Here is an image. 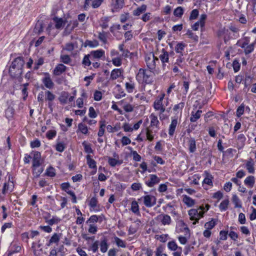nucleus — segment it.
<instances>
[{
  "label": "nucleus",
  "mask_w": 256,
  "mask_h": 256,
  "mask_svg": "<svg viewBox=\"0 0 256 256\" xmlns=\"http://www.w3.org/2000/svg\"><path fill=\"white\" fill-rule=\"evenodd\" d=\"M150 124L146 129V140L150 142L152 141L158 131L160 129V122L158 116L154 113L150 115Z\"/></svg>",
  "instance_id": "nucleus-1"
},
{
  "label": "nucleus",
  "mask_w": 256,
  "mask_h": 256,
  "mask_svg": "<svg viewBox=\"0 0 256 256\" xmlns=\"http://www.w3.org/2000/svg\"><path fill=\"white\" fill-rule=\"evenodd\" d=\"M164 94L158 95L153 104L154 108L156 111H159V118L160 120L165 118L164 112L166 110V106L168 104V98L164 99Z\"/></svg>",
  "instance_id": "nucleus-2"
},
{
  "label": "nucleus",
  "mask_w": 256,
  "mask_h": 256,
  "mask_svg": "<svg viewBox=\"0 0 256 256\" xmlns=\"http://www.w3.org/2000/svg\"><path fill=\"white\" fill-rule=\"evenodd\" d=\"M105 58V52L102 49L91 51L89 54L85 55L82 60V64L84 66H88L92 62L98 61L100 59Z\"/></svg>",
  "instance_id": "nucleus-3"
},
{
  "label": "nucleus",
  "mask_w": 256,
  "mask_h": 256,
  "mask_svg": "<svg viewBox=\"0 0 256 256\" xmlns=\"http://www.w3.org/2000/svg\"><path fill=\"white\" fill-rule=\"evenodd\" d=\"M250 43V38L245 36L243 38L238 40L237 45L244 50L245 54L247 55L252 53L254 49L256 44V38L252 44Z\"/></svg>",
  "instance_id": "nucleus-4"
},
{
  "label": "nucleus",
  "mask_w": 256,
  "mask_h": 256,
  "mask_svg": "<svg viewBox=\"0 0 256 256\" xmlns=\"http://www.w3.org/2000/svg\"><path fill=\"white\" fill-rule=\"evenodd\" d=\"M152 70L140 68L136 76V79L139 82H144L146 84L152 82Z\"/></svg>",
  "instance_id": "nucleus-5"
},
{
  "label": "nucleus",
  "mask_w": 256,
  "mask_h": 256,
  "mask_svg": "<svg viewBox=\"0 0 256 256\" xmlns=\"http://www.w3.org/2000/svg\"><path fill=\"white\" fill-rule=\"evenodd\" d=\"M188 214L190 219L195 220L193 224H196L200 218L204 216V212L203 206H201L197 209L192 208L189 210Z\"/></svg>",
  "instance_id": "nucleus-6"
},
{
  "label": "nucleus",
  "mask_w": 256,
  "mask_h": 256,
  "mask_svg": "<svg viewBox=\"0 0 256 256\" xmlns=\"http://www.w3.org/2000/svg\"><path fill=\"white\" fill-rule=\"evenodd\" d=\"M44 76L42 79V84L46 88L49 90L52 89L54 84L50 78V74L48 72H44Z\"/></svg>",
  "instance_id": "nucleus-7"
},
{
  "label": "nucleus",
  "mask_w": 256,
  "mask_h": 256,
  "mask_svg": "<svg viewBox=\"0 0 256 256\" xmlns=\"http://www.w3.org/2000/svg\"><path fill=\"white\" fill-rule=\"evenodd\" d=\"M156 61L158 62L159 60L158 58L156 57L154 54H150L146 58V66L149 70H154L156 68Z\"/></svg>",
  "instance_id": "nucleus-8"
},
{
  "label": "nucleus",
  "mask_w": 256,
  "mask_h": 256,
  "mask_svg": "<svg viewBox=\"0 0 256 256\" xmlns=\"http://www.w3.org/2000/svg\"><path fill=\"white\" fill-rule=\"evenodd\" d=\"M160 178L156 174H150L148 178L146 180V184L150 187H153L154 185L160 182Z\"/></svg>",
  "instance_id": "nucleus-9"
},
{
  "label": "nucleus",
  "mask_w": 256,
  "mask_h": 256,
  "mask_svg": "<svg viewBox=\"0 0 256 256\" xmlns=\"http://www.w3.org/2000/svg\"><path fill=\"white\" fill-rule=\"evenodd\" d=\"M144 200V204L148 208H151L156 204V198L154 196L146 195L142 198Z\"/></svg>",
  "instance_id": "nucleus-10"
},
{
  "label": "nucleus",
  "mask_w": 256,
  "mask_h": 256,
  "mask_svg": "<svg viewBox=\"0 0 256 256\" xmlns=\"http://www.w3.org/2000/svg\"><path fill=\"white\" fill-rule=\"evenodd\" d=\"M14 188V184L9 178L8 182L4 184L2 188V194L5 195L6 194L10 193L12 192Z\"/></svg>",
  "instance_id": "nucleus-11"
},
{
  "label": "nucleus",
  "mask_w": 256,
  "mask_h": 256,
  "mask_svg": "<svg viewBox=\"0 0 256 256\" xmlns=\"http://www.w3.org/2000/svg\"><path fill=\"white\" fill-rule=\"evenodd\" d=\"M171 122L168 128V134L172 136L175 132L176 128L178 124V116H172L171 118Z\"/></svg>",
  "instance_id": "nucleus-12"
},
{
  "label": "nucleus",
  "mask_w": 256,
  "mask_h": 256,
  "mask_svg": "<svg viewBox=\"0 0 256 256\" xmlns=\"http://www.w3.org/2000/svg\"><path fill=\"white\" fill-rule=\"evenodd\" d=\"M159 58L162 63V66L164 70H165L166 66V63L169 62V54L164 48L162 49V53L159 56Z\"/></svg>",
  "instance_id": "nucleus-13"
},
{
  "label": "nucleus",
  "mask_w": 256,
  "mask_h": 256,
  "mask_svg": "<svg viewBox=\"0 0 256 256\" xmlns=\"http://www.w3.org/2000/svg\"><path fill=\"white\" fill-rule=\"evenodd\" d=\"M42 244L41 243L40 240H39L37 242H33L32 243V248L35 256H38L40 254L42 251Z\"/></svg>",
  "instance_id": "nucleus-14"
},
{
  "label": "nucleus",
  "mask_w": 256,
  "mask_h": 256,
  "mask_svg": "<svg viewBox=\"0 0 256 256\" xmlns=\"http://www.w3.org/2000/svg\"><path fill=\"white\" fill-rule=\"evenodd\" d=\"M52 20L54 23V28L59 30H62L66 23V21L62 18L58 16L54 17Z\"/></svg>",
  "instance_id": "nucleus-15"
},
{
  "label": "nucleus",
  "mask_w": 256,
  "mask_h": 256,
  "mask_svg": "<svg viewBox=\"0 0 256 256\" xmlns=\"http://www.w3.org/2000/svg\"><path fill=\"white\" fill-rule=\"evenodd\" d=\"M78 25V22L76 20H70L65 28L64 32L66 34H69Z\"/></svg>",
  "instance_id": "nucleus-16"
},
{
  "label": "nucleus",
  "mask_w": 256,
  "mask_h": 256,
  "mask_svg": "<svg viewBox=\"0 0 256 256\" xmlns=\"http://www.w3.org/2000/svg\"><path fill=\"white\" fill-rule=\"evenodd\" d=\"M204 178L202 182V184H206L210 186H213V176L208 171L206 170L204 172Z\"/></svg>",
  "instance_id": "nucleus-17"
},
{
  "label": "nucleus",
  "mask_w": 256,
  "mask_h": 256,
  "mask_svg": "<svg viewBox=\"0 0 256 256\" xmlns=\"http://www.w3.org/2000/svg\"><path fill=\"white\" fill-rule=\"evenodd\" d=\"M244 184L248 188H252L256 183V178L254 176L250 175L248 176L244 180Z\"/></svg>",
  "instance_id": "nucleus-18"
},
{
  "label": "nucleus",
  "mask_w": 256,
  "mask_h": 256,
  "mask_svg": "<svg viewBox=\"0 0 256 256\" xmlns=\"http://www.w3.org/2000/svg\"><path fill=\"white\" fill-rule=\"evenodd\" d=\"M14 69L12 68V65L9 69V73L10 76L12 78H16L20 76L22 73V68H14Z\"/></svg>",
  "instance_id": "nucleus-19"
},
{
  "label": "nucleus",
  "mask_w": 256,
  "mask_h": 256,
  "mask_svg": "<svg viewBox=\"0 0 256 256\" xmlns=\"http://www.w3.org/2000/svg\"><path fill=\"white\" fill-rule=\"evenodd\" d=\"M24 62L23 60L22 57H18L16 58L12 64V68L14 69L13 68L17 67V68H22L24 67Z\"/></svg>",
  "instance_id": "nucleus-20"
},
{
  "label": "nucleus",
  "mask_w": 256,
  "mask_h": 256,
  "mask_svg": "<svg viewBox=\"0 0 256 256\" xmlns=\"http://www.w3.org/2000/svg\"><path fill=\"white\" fill-rule=\"evenodd\" d=\"M40 153L38 152H35L32 158V167H38V166H40L42 164V162H40Z\"/></svg>",
  "instance_id": "nucleus-21"
},
{
  "label": "nucleus",
  "mask_w": 256,
  "mask_h": 256,
  "mask_svg": "<svg viewBox=\"0 0 256 256\" xmlns=\"http://www.w3.org/2000/svg\"><path fill=\"white\" fill-rule=\"evenodd\" d=\"M246 138L244 134H240L236 138V144L238 149L242 148L244 144Z\"/></svg>",
  "instance_id": "nucleus-22"
},
{
  "label": "nucleus",
  "mask_w": 256,
  "mask_h": 256,
  "mask_svg": "<svg viewBox=\"0 0 256 256\" xmlns=\"http://www.w3.org/2000/svg\"><path fill=\"white\" fill-rule=\"evenodd\" d=\"M188 146L189 152L194 153L196 151V142L194 138H190L188 142Z\"/></svg>",
  "instance_id": "nucleus-23"
},
{
  "label": "nucleus",
  "mask_w": 256,
  "mask_h": 256,
  "mask_svg": "<svg viewBox=\"0 0 256 256\" xmlns=\"http://www.w3.org/2000/svg\"><path fill=\"white\" fill-rule=\"evenodd\" d=\"M66 67L63 64H58L53 70V74L55 76H60L66 70Z\"/></svg>",
  "instance_id": "nucleus-24"
},
{
  "label": "nucleus",
  "mask_w": 256,
  "mask_h": 256,
  "mask_svg": "<svg viewBox=\"0 0 256 256\" xmlns=\"http://www.w3.org/2000/svg\"><path fill=\"white\" fill-rule=\"evenodd\" d=\"M146 8L147 6L146 4H142L140 6L134 10L132 12V14L134 16H140L146 11Z\"/></svg>",
  "instance_id": "nucleus-25"
},
{
  "label": "nucleus",
  "mask_w": 256,
  "mask_h": 256,
  "mask_svg": "<svg viewBox=\"0 0 256 256\" xmlns=\"http://www.w3.org/2000/svg\"><path fill=\"white\" fill-rule=\"evenodd\" d=\"M100 246L101 252L103 253L106 252L108 248V240L106 237H104L101 239Z\"/></svg>",
  "instance_id": "nucleus-26"
},
{
  "label": "nucleus",
  "mask_w": 256,
  "mask_h": 256,
  "mask_svg": "<svg viewBox=\"0 0 256 256\" xmlns=\"http://www.w3.org/2000/svg\"><path fill=\"white\" fill-rule=\"evenodd\" d=\"M186 46V44L182 42H178L175 46L174 50L179 55L184 56L183 52Z\"/></svg>",
  "instance_id": "nucleus-27"
},
{
  "label": "nucleus",
  "mask_w": 256,
  "mask_h": 256,
  "mask_svg": "<svg viewBox=\"0 0 256 256\" xmlns=\"http://www.w3.org/2000/svg\"><path fill=\"white\" fill-rule=\"evenodd\" d=\"M130 210L138 216H140V212L138 202L133 200L131 203Z\"/></svg>",
  "instance_id": "nucleus-28"
},
{
  "label": "nucleus",
  "mask_w": 256,
  "mask_h": 256,
  "mask_svg": "<svg viewBox=\"0 0 256 256\" xmlns=\"http://www.w3.org/2000/svg\"><path fill=\"white\" fill-rule=\"evenodd\" d=\"M69 94L66 91H62L58 98V100L61 104H65L68 103Z\"/></svg>",
  "instance_id": "nucleus-29"
},
{
  "label": "nucleus",
  "mask_w": 256,
  "mask_h": 256,
  "mask_svg": "<svg viewBox=\"0 0 256 256\" xmlns=\"http://www.w3.org/2000/svg\"><path fill=\"white\" fill-rule=\"evenodd\" d=\"M202 114V110H198L196 112L192 110L190 114V121L192 122H196L200 118Z\"/></svg>",
  "instance_id": "nucleus-30"
},
{
  "label": "nucleus",
  "mask_w": 256,
  "mask_h": 256,
  "mask_svg": "<svg viewBox=\"0 0 256 256\" xmlns=\"http://www.w3.org/2000/svg\"><path fill=\"white\" fill-rule=\"evenodd\" d=\"M122 72V70L120 68L114 69L110 74V79L112 80H115L120 78Z\"/></svg>",
  "instance_id": "nucleus-31"
},
{
  "label": "nucleus",
  "mask_w": 256,
  "mask_h": 256,
  "mask_svg": "<svg viewBox=\"0 0 256 256\" xmlns=\"http://www.w3.org/2000/svg\"><path fill=\"white\" fill-rule=\"evenodd\" d=\"M102 217L100 216H98L97 215L94 214L90 216V218L86 221V224H91V223H95L97 222L100 220V222L102 221Z\"/></svg>",
  "instance_id": "nucleus-32"
},
{
  "label": "nucleus",
  "mask_w": 256,
  "mask_h": 256,
  "mask_svg": "<svg viewBox=\"0 0 256 256\" xmlns=\"http://www.w3.org/2000/svg\"><path fill=\"white\" fill-rule=\"evenodd\" d=\"M183 202L188 206H192L195 204V200L186 195L183 196Z\"/></svg>",
  "instance_id": "nucleus-33"
},
{
  "label": "nucleus",
  "mask_w": 256,
  "mask_h": 256,
  "mask_svg": "<svg viewBox=\"0 0 256 256\" xmlns=\"http://www.w3.org/2000/svg\"><path fill=\"white\" fill-rule=\"evenodd\" d=\"M254 76H250V74L246 73L245 75V78L244 80V88L248 87L250 85L253 80Z\"/></svg>",
  "instance_id": "nucleus-34"
},
{
  "label": "nucleus",
  "mask_w": 256,
  "mask_h": 256,
  "mask_svg": "<svg viewBox=\"0 0 256 256\" xmlns=\"http://www.w3.org/2000/svg\"><path fill=\"white\" fill-rule=\"evenodd\" d=\"M32 174L35 178H38L44 171V168L41 166L32 167Z\"/></svg>",
  "instance_id": "nucleus-35"
},
{
  "label": "nucleus",
  "mask_w": 256,
  "mask_h": 256,
  "mask_svg": "<svg viewBox=\"0 0 256 256\" xmlns=\"http://www.w3.org/2000/svg\"><path fill=\"white\" fill-rule=\"evenodd\" d=\"M246 168L250 174L254 173V164L252 160L246 162Z\"/></svg>",
  "instance_id": "nucleus-36"
},
{
  "label": "nucleus",
  "mask_w": 256,
  "mask_h": 256,
  "mask_svg": "<svg viewBox=\"0 0 256 256\" xmlns=\"http://www.w3.org/2000/svg\"><path fill=\"white\" fill-rule=\"evenodd\" d=\"M99 45V43L98 40H86L84 44L85 47L88 46L90 48H96Z\"/></svg>",
  "instance_id": "nucleus-37"
},
{
  "label": "nucleus",
  "mask_w": 256,
  "mask_h": 256,
  "mask_svg": "<svg viewBox=\"0 0 256 256\" xmlns=\"http://www.w3.org/2000/svg\"><path fill=\"white\" fill-rule=\"evenodd\" d=\"M61 234L54 233L50 239V243L58 244L60 238Z\"/></svg>",
  "instance_id": "nucleus-38"
},
{
  "label": "nucleus",
  "mask_w": 256,
  "mask_h": 256,
  "mask_svg": "<svg viewBox=\"0 0 256 256\" xmlns=\"http://www.w3.org/2000/svg\"><path fill=\"white\" fill-rule=\"evenodd\" d=\"M87 164L88 166L92 168H96V161L91 158L90 156L88 155L86 156Z\"/></svg>",
  "instance_id": "nucleus-39"
},
{
  "label": "nucleus",
  "mask_w": 256,
  "mask_h": 256,
  "mask_svg": "<svg viewBox=\"0 0 256 256\" xmlns=\"http://www.w3.org/2000/svg\"><path fill=\"white\" fill-rule=\"evenodd\" d=\"M114 242L118 247L122 248H126V244L124 241L117 236H114Z\"/></svg>",
  "instance_id": "nucleus-40"
},
{
  "label": "nucleus",
  "mask_w": 256,
  "mask_h": 256,
  "mask_svg": "<svg viewBox=\"0 0 256 256\" xmlns=\"http://www.w3.org/2000/svg\"><path fill=\"white\" fill-rule=\"evenodd\" d=\"M216 222L217 220L216 219L212 218L211 220L206 222L204 224V228L206 229L211 230L216 224Z\"/></svg>",
  "instance_id": "nucleus-41"
},
{
  "label": "nucleus",
  "mask_w": 256,
  "mask_h": 256,
  "mask_svg": "<svg viewBox=\"0 0 256 256\" xmlns=\"http://www.w3.org/2000/svg\"><path fill=\"white\" fill-rule=\"evenodd\" d=\"M14 110L12 107H8L5 110L6 117L8 120L12 118L14 116Z\"/></svg>",
  "instance_id": "nucleus-42"
},
{
  "label": "nucleus",
  "mask_w": 256,
  "mask_h": 256,
  "mask_svg": "<svg viewBox=\"0 0 256 256\" xmlns=\"http://www.w3.org/2000/svg\"><path fill=\"white\" fill-rule=\"evenodd\" d=\"M55 148L56 151L62 152L64 150L66 146L64 142H58L56 143Z\"/></svg>",
  "instance_id": "nucleus-43"
},
{
  "label": "nucleus",
  "mask_w": 256,
  "mask_h": 256,
  "mask_svg": "<svg viewBox=\"0 0 256 256\" xmlns=\"http://www.w3.org/2000/svg\"><path fill=\"white\" fill-rule=\"evenodd\" d=\"M184 9L182 6H178L176 8L174 12V16L178 18H182L184 14Z\"/></svg>",
  "instance_id": "nucleus-44"
},
{
  "label": "nucleus",
  "mask_w": 256,
  "mask_h": 256,
  "mask_svg": "<svg viewBox=\"0 0 256 256\" xmlns=\"http://www.w3.org/2000/svg\"><path fill=\"white\" fill-rule=\"evenodd\" d=\"M45 100L52 102L56 98V96L50 90L45 92Z\"/></svg>",
  "instance_id": "nucleus-45"
},
{
  "label": "nucleus",
  "mask_w": 256,
  "mask_h": 256,
  "mask_svg": "<svg viewBox=\"0 0 256 256\" xmlns=\"http://www.w3.org/2000/svg\"><path fill=\"white\" fill-rule=\"evenodd\" d=\"M228 204L229 200L228 199L222 200L219 206V208L220 211L222 212L228 209Z\"/></svg>",
  "instance_id": "nucleus-46"
},
{
  "label": "nucleus",
  "mask_w": 256,
  "mask_h": 256,
  "mask_svg": "<svg viewBox=\"0 0 256 256\" xmlns=\"http://www.w3.org/2000/svg\"><path fill=\"white\" fill-rule=\"evenodd\" d=\"M108 164L111 166H115L116 165H120L122 163V161L116 160L114 158H108Z\"/></svg>",
  "instance_id": "nucleus-47"
},
{
  "label": "nucleus",
  "mask_w": 256,
  "mask_h": 256,
  "mask_svg": "<svg viewBox=\"0 0 256 256\" xmlns=\"http://www.w3.org/2000/svg\"><path fill=\"white\" fill-rule=\"evenodd\" d=\"M78 130L84 134H88V132L87 126L83 123H80L78 124Z\"/></svg>",
  "instance_id": "nucleus-48"
},
{
  "label": "nucleus",
  "mask_w": 256,
  "mask_h": 256,
  "mask_svg": "<svg viewBox=\"0 0 256 256\" xmlns=\"http://www.w3.org/2000/svg\"><path fill=\"white\" fill-rule=\"evenodd\" d=\"M82 145L84 146V150L86 153H93V150L92 148L91 145L89 144H88L86 141L83 142L82 143Z\"/></svg>",
  "instance_id": "nucleus-49"
},
{
  "label": "nucleus",
  "mask_w": 256,
  "mask_h": 256,
  "mask_svg": "<svg viewBox=\"0 0 256 256\" xmlns=\"http://www.w3.org/2000/svg\"><path fill=\"white\" fill-rule=\"evenodd\" d=\"M60 218L56 216H53L51 219L46 220V222L50 226L57 224L60 221Z\"/></svg>",
  "instance_id": "nucleus-50"
},
{
  "label": "nucleus",
  "mask_w": 256,
  "mask_h": 256,
  "mask_svg": "<svg viewBox=\"0 0 256 256\" xmlns=\"http://www.w3.org/2000/svg\"><path fill=\"white\" fill-rule=\"evenodd\" d=\"M229 30L230 31H232V32L234 33V36H236V37L239 36L238 32L240 31V28L238 27L237 26H236L234 24H231L229 26Z\"/></svg>",
  "instance_id": "nucleus-51"
},
{
  "label": "nucleus",
  "mask_w": 256,
  "mask_h": 256,
  "mask_svg": "<svg viewBox=\"0 0 256 256\" xmlns=\"http://www.w3.org/2000/svg\"><path fill=\"white\" fill-rule=\"evenodd\" d=\"M125 85L126 88L128 92L132 93L134 92L135 88V84L133 82H127L126 83Z\"/></svg>",
  "instance_id": "nucleus-52"
},
{
  "label": "nucleus",
  "mask_w": 256,
  "mask_h": 256,
  "mask_svg": "<svg viewBox=\"0 0 256 256\" xmlns=\"http://www.w3.org/2000/svg\"><path fill=\"white\" fill-rule=\"evenodd\" d=\"M112 4L114 5V8L120 9L124 6V0H115L113 2Z\"/></svg>",
  "instance_id": "nucleus-53"
},
{
  "label": "nucleus",
  "mask_w": 256,
  "mask_h": 256,
  "mask_svg": "<svg viewBox=\"0 0 256 256\" xmlns=\"http://www.w3.org/2000/svg\"><path fill=\"white\" fill-rule=\"evenodd\" d=\"M170 216L168 214H164L162 216V218L161 220L162 224L163 225H169L171 222Z\"/></svg>",
  "instance_id": "nucleus-54"
},
{
  "label": "nucleus",
  "mask_w": 256,
  "mask_h": 256,
  "mask_svg": "<svg viewBox=\"0 0 256 256\" xmlns=\"http://www.w3.org/2000/svg\"><path fill=\"white\" fill-rule=\"evenodd\" d=\"M232 200L234 204L235 208H242V204H240V201L238 197L236 195L234 194L232 196Z\"/></svg>",
  "instance_id": "nucleus-55"
},
{
  "label": "nucleus",
  "mask_w": 256,
  "mask_h": 256,
  "mask_svg": "<svg viewBox=\"0 0 256 256\" xmlns=\"http://www.w3.org/2000/svg\"><path fill=\"white\" fill-rule=\"evenodd\" d=\"M62 190L66 192L68 194V192H74L69 190L70 184L68 182H64L60 184Z\"/></svg>",
  "instance_id": "nucleus-56"
},
{
  "label": "nucleus",
  "mask_w": 256,
  "mask_h": 256,
  "mask_svg": "<svg viewBox=\"0 0 256 256\" xmlns=\"http://www.w3.org/2000/svg\"><path fill=\"white\" fill-rule=\"evenodd\" d=\"M244 112V104H242L237 108L236 112V116L240 118L243 114Z\"/></svg>",
  "instance_id": "nucleus-57"
},
{
  "label": "nucleus",
  "mask_w": 256,
  "mask_h": 256,
  "mask_svg": "<svg viewBox=\"0 0 256 256\" xmlns=\"http://www.w3.org/2000/svg\"><path fill=\"white\" fill-rule=\"evenodd\" d=\"M98 38L103 43L106 44L107 42V36L106 32L102 31L98 33Z\"/></svg>",
  "instance_id": "nucleus-58"
},
{
  "label": "nucleus",
  "mask_w": 256,
  "mask_h": 256,
  "mask_svg": "<svg viewBox=\"0 0 256 256\" xmlns=\"http://www.w3.org/2000/svg\"><path fill=\"white\" fill-rule=\"evenodd\" d=\"M109 21V19L108 17H104L101 19V22L100 24V26L103 29H106L108 26V22Z\"/></svg>",
  "instance_id": "nucleus-59"
},
{
  "label": "nucleus",
  "mask_w": 256,
  "mask_h": 256,
  "mask_svg": "<svg viewBox=\"0 0 256 256\" xmlns=\"http://www.w3.org/2000/svg\"><path fill=\"white\" fill-rule=\"evenodd\" d=\"M42 25L40 22L37 23L34 28V32L36 34H40L42 31Z\"/></svg>",
  "instance_id": "nucleus-60"
},
{
  "label": "nucleus",
  "mask_w": 256,
  "mask_h": 256,
  "mask_svg": "<svg viewBox=\"0 0 256 256\" xmlns=\"http://www.w3.org/2000/svg\"><path fill=\"white\" fill-rule=\"evenodd\" d=\"M168 247L169 250L172 251H175L176 250L179 248H178L176 242L174 240L169 242H168Z\"/></svg>",
  "instance_id": "nucleus-61"
},
{
  "label": "nucleus",
  "mask_w": 256,
  "mask_h": 256,
  "mask_svg": "<svg viewBox=\"0 0 256 256\" xmlns=\"http://www.w3.org/2000/svg\"><path fill=\"white\" fill-rule=\"evenodd\" d=\"M46 174L50 177H54L56 176V170L55 169L50 166L46 169Z\"/></svg>",
  "instance_id": "nucleus-62"
},
{
  "label": "nucleus",
  "mask_w": 256,
  "mask_h": 256,
  "mask_svg": "<svg viewBox=\"0 0 256 256\" xmlns=\"http://www.w3.org/2000/svg\"><path fill=\"white\" fill-rule=\"evenodd\" d=\"M186 35H187L189 38H190L194 41L197 42L198 40V36L194 34L191 30H188L186 33Z\"/></svg>",
  "instance_id": "nucleus-63"
},
{
  "label": "nucleus",
  "mask_w": 256,
  "mask_h": 256,
  "mask_svg": "<svg viewBox=\"0 0 256 256\" xmlns=\"http://www.w3.org/2000/svg\"><path fill=\"white\" fill-rule=\"evenodd\" d=\"M122 128L126 132H132L134 130V128L131 124L125 122L122 126Z\"/></svg>",
  "instance_id": "nucleus-64"
}]
</instances>
